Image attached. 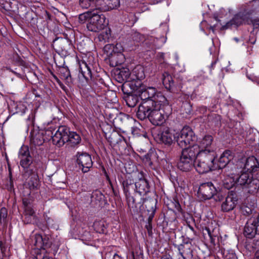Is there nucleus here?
<instances>
[{
  "label": "nucleus",
  "mask_w": 259,
  "mask_h": 259,
  "mask_svg": "<svg viewBox=\"0 0 259 259\" xmlns=\"http://www.w3.org/2000/svg\"><path fill=\"white\" fill-rule=\"evenodd\" d=\"M105 137L111 145H115L124 141L123 137L116 133H112L108 137L106 134Z\"/></svg>",
  "instance_id": "4c0bfd02"
},
{
  "label": "nucleus",
  "mask_w": 259,
  "mask_h": 259,
  "mask_svg": "<svg viewBox=\"0 0 259 259\" xmlns=\"http://www.w3.org/2000/svg\"><path fill=\"white\" fill-rule=\"evenodd\" d=\"M152 104L150 101L143 105L137 110L136 116L141 120L148 118L153 125H161L172 113V107L167 100L166 103Z\"/></svg>",
  "instance_id": "f03ea898"
},
{
  "label": "nucleus",
  "mask_w": 259,
  "mask_h": 259,
  "mask_svg": "<svg viewBox=\"0 0 259 259\" xmlns=\"http://www.w3.org/2000/svg\"><path fill=\"white\" fill-rule=\"evenodd\" d=\"M255 9H251L250 6H244L242 11L236 14L224 26V28H237L243 24H252L254 28H259V19H252L251 15L254 13Z\"/></svg>",
  "instance_id": "7ed1b4c3"
},
{
  "label": "nucleus",
  "mask_w": 259,
  "mask_h": 259,
  "mask_svg": "<svg viewBox=\"0 0 259 259\" xmlns=\"http://www.w3.org/2000/svg\"><path fill=\"white\" fill-rule=\"evenodd\" d=\"M197 150L191 146L184 148L181 151V155L178 162V168L183 171H189L195 167L197 157Z\"/></svg>",
  "instance_id": "0eeeda50"
},
{
  "label": "nucleus",
  "mask_w": 259,
  "mask_h": 259,
  "mask_svg": "<svg viewBox=\"0 0 259 259\" xmlns=\"http://www.w3.org/2000/svg\"><path fill=\"white\" fill-rule=\"evenodd\" d=\"M132 82L136 88L142 85L141 81L145 78V75L143 68L141 66L135 67L132 72Z\"/></svg>",
  "instance_id": "393cba45"
},
{
  "label": "nucleus",
  "mask_w": 259,
  "mask_h": 259,
  "mask_svg": "<svg viewBox=\"0 0 259 259\" xmlns=\"http://www.w3.org/2000/svg\"><path fill=\"white\" fill-rule=\"evenodd\" d=\"M33 243L38 249L41 250V259H53L52 257L45 254L44 252L55 255L59 247L58 243L53 242L51 237L47 235L35 234Z\"/></svg>",
  "instance_id": "39448f33"
},
{
  "label": "nucleus",
  "mask_w": 259,
  "mask_h": 259,
  "mask_svg": "<svg viewBox=\"0 0 259 259\" xmlns=\"http://www.w3.org/2000/svg\"><path fill=\"white\" fill-rule=\"evenodd\" d=\"M252 177V175L251 174L248 172H243L239 176H237L235 178H234L233 184L229 185L227 182L224 183V187L227 189H230L232 188L235 184H236L238 185L243 186L244 188Z\"/></svg>",
  "instance_id": "5701e85b"
},
{
  "label": "nucleus",
  "mask_w": 259,
  "mask_h": 259,
  "mask_svg": "<svg viewBox=\"0 0 259 259\" xmlns=\"http://www.w3.org/2000/svg\"><path fill=\"white\" fill-rule=\"evenodd\" d=\"M22 176L26 180L29 179L28 181V185L30 190L37 189L39 184V180L36 170L33 171V172L30 174L28 177H25V176Z\"/></svg>",
  "instance_id": "7c9ffc66"
},
{
  "label": "nucleus",
  "mask_w": 259,
  "mask_h": 259,
  "mask_svg": "<svg viewBox=\"0 0 259 259\" xmlns=\"http://www.w3.org/2000/svg\"><path fill=\"white\" fill-rule=\"evenodd\" d=\"M56 127L53 125V122L50 123L48 122L46 127H45L44 130L40 131L42 133L43 136L45 138L46 141H49L50 139L53 140L54 137V132L56 130Z\"/></svg>",
  "instance_id": "72a5a7b5"
},
{
  "label": "nucleus",
  "mask_w": 259,
  "mask_h": 259,
  "mask_svg": "<svg viewBox=\"0 0 259 259\" xmlns=\"http://www.w3.org/2000/svg\"><path fill=\"white\" fill-rule=\"evenodd\" d=\"M108 183H109V184L110 186H111V187L112 188V190H113V192H114V195H117V192H116V191H115L114 190V188H113V184H112V182H111V181H109V182H108Z\"/></svg>",
  "instance_id": "680f3d73"
},
{
  "label": "nucleus",
  "mask_w": 259,
  "mask_h": 259,
  "mask_svg": "<svg viewBox=\"0 0 259 259\" xmlns=\"http://www.w3.org/2000/svg\"><path fill=\"white\" fill-rule=\"evenodd\" d=\"M88 84L90 86L94 87H101L102 85H104V80L97 75L96 72H95L92 76L91 80H90L87 82Z\"/></svg>",
  "instance_id": "58836bf2"
},
{
  "label": "nucleus",
  "mask_w": 259,
  "mask_h": 259,
  "mask_svg": "<svg viewBox=\"0 0 259 259\" xmlns=\"http://www.w3.org/2000/svg\"><path fill=\"white\" fill-rule=\"evenodd\" d=\"M112 49L111 52H109V59L110 65L112 66H116L122 64L124 61V56L123 54L120 52H116L114 50L113 46L111 45H106L105 49Z\"/></svg>",
  "instance_id": "412c9836"
},
{
  "label": "nucleus",
  "mask_w": 259,
  "mask_h": 259,
  "mask_svg": "<svg viewBox=\"0 0 259 259\" xmlns=\"http://www.w3.org/2000/svg\"><path fill=\"white\" fill-rule=\"evenodd\" d=\"M112 252H108L105 255V259H106V257L109 255H112ZM113 259H124L123 257L121 256L120 255L117 254L116 253H114L113 254Z\"/></svg>",
  "instance_id": "5fc2aeb1"
},
{
  "label": "nucleus",
  "mask_w": 259,
  "mask_h": 259,
  "mask_svg": "<svg viewBox=\"0 0 259 259\" xmlns=\"http://www.w3.org/2000/svg\"><path fill=\"white\" fill-rule=\"evenodd\" d=\"M247 77L248 78L253 82H255L256 83L259 84V77H257L256 76H255L254 75H248L247 74Z\"/></svg>",
  "instance_id": "864d4df0"
},
{
  "label": "nucleus",
  "mask_w": 259,
  "mask_h": 259,
  "mask_svg": "<svg viewBox=\"0 0 259 259\" xmlns=\"http://www.w3.org/2000/svg\"><path fill=\"white\" fill-rule=\"evenodd\" d=\"M98 4H100V0H79V5L82 9L95 7L96 10H99L96 7Z\"/></svg>",
  "instance_id": "ea45409f"
},
{
  "label": "nucleus",
  "mask_w": 259,
  "mask_h": 259,
  "mask_svg": "<svg viewBox=\"0 0 259 259\" xmlns=\"http://www.w3.org/2000/svg\"><path fill=\"white\" fill-rule=\"evenodd\" d=\"M73 157L76 164L82 172H88L92 167L93 162L91 156L89 153L83 151H78Z\"/></svg>",
  "instance_id": "ddd939ff"
},
{
  "label": "nucleus",
  "mask_w": 259,
  "mask_h": 259,
  "mask_svg": "<svg viewBox=\"0 0 259 259\" xmlns=\"http://www.w3.org/2000/svg\"><path fill=\"white\" fill-rule=\"evenodd\" d=\"M106 226L107 224L104 220L96 221L93 224L94 230L99 233H105Z\"/></svg>",
  "instance_id": "a19ab883"
},
{
  "label": "nucleus",
  "mask_w": 259,
  "mask_h": 259,
  "mask_svg": "<svg viewBox=\"0 0 259 259\" xmlns=\"http://www.w3.org/2000/svg\"><path fill=\"white\" fill-rule=\"evenodd\" d=\"M116 79L118 82L122 83L123 82H132V72H130L128 68H123L120 70L116 75Z\"/></svg>",
  "instance_id": "c756f323"
},
{
  "label": "nucleus",
  "mask_w": 259,
  "mask_h": 259,
  "mask_svg": "<svg viewBox=\"0 0 259 259\" xmlns=\"http://www.w3.org/2000/svg\"><path fill=\"white\" fill-rule=\"evenodd\" d=\"M253 241H254L253 244L254 245V247L256 248H258L257 250H259V239H255Z\"/></svg>",
  "instance_id": "052dcab7"
},
{
  "label": "nucleus",
  "mask_w": 259,
  "mask_h": 259,
  "mask_svg": "<svg viewBox=\"0 0 259 259\" xmlns=\"http://www.w3.org/2000/svg\"><path fill=\"white\" fill-rule=\"evenodd\" d=\"M191 247V243L188 242H184L177 246L179 253L183 259H191L193 257V251Z\"/></svg>",
  "instance_id": "b1692460"
},
{
  "label": "nucleus",
  "mask_w": 259,
  "mask_h": 259,
  "mask_svg": "<svg viewBox=\"0 0 259 259\" xmlns=\"http://www.w3.org/2000/svg\"><path fill=\"white\" fill-rule=\"evenodd\" d=\"M233 132L235 135H241L244 133V129L241 126L240 123H237L233 129Z\"/></svg>",
  "instance_id": "8fccbe9b"
},
{
  "label": "nucleus",
  "mask_w": 259,
  "mask_h": 259,
  "mask_svg": "<svg viewBox=\"0 0 259 259\" xmlns=\"http://www.w3.org/2000/svg\"><path fill=\"white\" fill-rule=\"evenodd\" d=\"M8 70H9L10 71H11L12 72L14 73L15 74H16L17 76L18 77H20L21 75L20 74L18 73H17L16 72L13 71V70H12L10 68H9L8 69Z\"/></svg>",
  "instance_id": "69168bd1"
},
{
  "label": "nucleus",
  "mask_w": 259,
  "mask_h": 259,
  "mask_svg": "<svg viewBox=\"0 0 259 259\" xmlns=\"http://www.w3.org/2000/svg\"><path fill=\"white\" fill-rule=\"evenodd\" d=\"M36 256L32 257L31 259H41L42 257H41V250H39V249H38L36 252Z\"/></svg>",
  "instance_id": "13d9d810"
},
{
  "label": "nucleus",
  "mask_w": 259,
  "mask_h": 259,
  "mask_svg": "<svg viewBox=\"0 0 259 259\" xmlns=\"http://www.w3.org/2000/svg\"><path fill=\"white\" fill-rule=\"evenodd\" d=\"M234 153L229 150H225L220 156L218 162L214 161L217 169L226 168L231 164V161L234 158Z\"/></svg>",
  "instance_id": "4be33fe9"
},
{
  "label": "nucleus",
  "mask_w": 259,
  "mask_h": 259,
  "mask_svg": "<svg viewBox=\"0 0 259 259\" xmlns=\"http://www.w3.org/2000/svg\"><path fill=\"white\" fill-rule=\"evenodd\" d=\"M117 178L128 206L143 204L146 200L144 196L150 192L148 180L145 178H140L135 182L133 179L124 175H118Z\"/></svg>",
  "instance_id": "f257e3e1"
},
{
  "label": "nucleus",
  "mask_w": 259,
  "mask_h": 259,
  "mask_svg": "<svg viewBox=\"0 0 259 259\" xmlns=\"http://www.w3.org/2000/svg\"><path fill=\"white\" fill-rule=\"evenodd\" d=\"M244 189H246L248 193L255 194L259 189V180L253 179L252 177Z\"/></svg>",
  "instance_id": "f704fd0d"
},
{
  "label": "nucleus",
  "mask_w": 259,
  "mask_h": 259,
  "mask_svg": "<svg viewBox=\"0 0 259 259\" xmlns=\"http://www.w3.org/2000/svg\"><path fill=\"white\" fill-rule=\"evenodd\" d=\"M137 93L140 97L141 102L138 107V110L140 108L147 102L151 101L153 105L157 103H166V98L158 92L155 88L148 87H146L142 85L137 88Z\"/></svg>",
  "instance_id": "20e7f679"
},
{
  "label": "nucleus",
  "mask_w": 259,
  "mask_h": 259,
  "mask_svg": "<svg viewBox=\"0 0 259 259\" xmlns=\"http://www.w3.org/2000/svg\"><path fill=\"white\" fill-rule=\"evenodd\" d=\"M91 12H88V13L80 14L78 17L79 22L83 23L87 21V23H88V19L91 16Z\"/></svg>",
  "instance_id": "de8ad7c7"
},
{
  "label": "nucleus",
  "mask_w": 259,
  "mask_h": 259,
  "mask_svg": "<svg viewBox=\"0 0 259 259\" xmlns=\"http://www.w3.org/2000/svg\"><path fill=\"white\" fill-rule=\"evenodd\" d=\"M22 203L24 206V214L34 215L35 211L33 208L31 201L28 198L25 197L22 199Z\"/></svg>",
  "instance_id": "e433bc0d"
},
{
  "label": "nucleus",
  "mask_w": 259,
  "mask_h": 259,
  "mask_svg": "<svg viewBox=\"0 0 259 259\" xmlns=\"http://www.w3.org/2000/svg\"><path fill=\"white\" fill-rule=\"evenodd\" d=\"M196 139L197 138L192 128L186 126L178 134L176 141L178 145L184 149L188 144H190L191 142L195 141Z\"/></svg>",
  "instance_id": "4468645a"
},
{
  "label": "nucleus",
  "mask_w": 259,
  "mask_h": 259,
  "mask_svg": "<svg viewBox=\"0 0 259 259\" xmlns=\"http://www.w3.org/2000/svg\"><path fill=\"white\" fill-rule=\"evenodd\" d=\"M145 228L147 229V231L149 234L152 233V222H148L147 223Z\"/></svg>",
  "instance_id": "6e6d98bb"
},
{
  "label": "nucleus",
  "mask_w": 259,
  "mask_h": 259,
  "mask_svg": "<svg viewBox=\"0 0 259 259\" xmlns=\"http://www.w3.org/2000/svg\"><path fill=\"white\" fill-rule=\"evenodd\" d=\"M93 64L90 61L85 62L82 61L79 63V79H83L86 83L90 80H91L92 76L95 72Z\"/></svg>",
  "instance_id": "f3484780"
},
{
  "label": "nucleus",
  "mask_w": 259,
  "mask_h": 259,
  "mask_svg": "<svg viewBox=\"0 0 259 259\" xmlns=\"http://www.w3.org/2000/svg\"><path fill=\"white\" fill-rule=\"evenodd\" d=\"M222 253L224 259H237L235 252L233 250H222Z\"/></svg>",
  "instance_id": "c03bdc74"
},
{
  "label": "nucleus",
  "mask_w": 259,
  "mask_h": 259,
  "mask_svg": "<svg viewBox=\"0 0 259 259\" xmlns=\"http://www.w3.org/2000/svg\"><path fill=\"white\" fill-rule=\"evenodd\" d=\"M122 90L124 93L123 99L124 100L126 105L131 108L135 107L139 101V98H140L137 93L136 92V94L134 93H125L123 91V87L122 88Z\"/></svg>",
  "instance_id": "bb28decb"
},
{
  "label": "nucleus",
  "mask_w": 259,
  "mask_h": 259,
  "mask_svg": "<svg viewBox=\"0 0 259 259\" xmlns=\"http://www.w3.org/2000/svg\"><path fill=\"white\" fill-rule=\"evenodd\" d=\"M207 120L208 125L212 128L221 125V116L219 114L211 113L208 115Z\"/></svg>",
  "instance_id": "2f4dec72"
},
{
  "label": "nucleus",
  "mask_w": 259,
  "mask_h": 259,
  "mask_svg": "<svg viewBox=\"0 0 259 259\" xmlns=\"http://www.w3.org/2000/svg\"><path fill=\"white\" fill-rule=\"evenodd\" d=\"M46 141L42 133L40 131L31 134L30 143L34 146H40Z\"/></svg>",
  "instance_id": "473e14b6"
},
{
  "label": "nucleus",
  "mask_w": 259,
  "mask_h": 259,
  "mask_svg": "<svg viewBox=\"0 0 259 259\" xmlns=\"http://www.w3.org/2000/svg\"><path fill=\"white\" fill-rule=\"evenodd\" d=\"M104 35L103 34H100L99 35V39L100 40V41H101L102 40H104L105 39V38L104 37Z\"/></svg>",
  "instance_id": "338daca9"
},
{
  "label": "nucleus",
  "mask_w": 259,
  "mask_h": 259,
  "mask_svg": "<svg viewBox=\"0 0 259 259\" xmlns=\"http://www.w3.org/2000/svg\"><path fill=\"white\" fill-rule=\"evenodd\" d=\"M7 209L6 207H3L0 210V218L1 219H5L7 217Z\"/></svg>",
  "instance_id": "603ef678"
},
{
  "label": "nucleus",
  "mask_w": 259,
  "mask_h": 259,
  "mask_svg": "<svg viewBox=\"0 0 259 259\" xmlns=\"http://www.w3.org/2000/svg\"><path fill=\"white\" fill-rule=\"evenodd\" d=\"M259 167V163L257 159L253 156L248 157L244 165V169L249 173L256 171Z\"/></svg>",
  "instance_id": "c85d7f7f"
},
{
  "label": "nucleus",
  "mask_w": 259,
  "mask_h": 259,
  "mask_svg": "<svg viewBox=\"0 0 259 259\" xmlns=\"http://www.w3.org/2000/svg\"><path fill=\"white\" fill-rule=\"evenodd\" d=\"M34 215H28L24 213V219L23 221L26 224H30L32 222V218H34Z\"/></svg>",
  "instance_id": "3c124183"
},
{
  "label": "nucleus",
  "mask_w": 259,
  "mask_h": 259,
  "mask_svg": "<svg viewBox=\"0 0 259 259\" xmlns=\"http://www.w3.org/2000/svg\"><path fill=\"white\" fill-rule=\"evenodd\" d=\"M254 259H259V250H257L255 253Z\"/></svg>",
  "instance_id": "0e129e2a"
},
{
  "label": "nucleus",
  "mask_w": 259,
  "mask_h": 259,
  "mask_svg": "<svg viewBox=\"0 0 259 259\" xmlns=\"http://www.w3.org/2000/svg\"><path fill=\"white\" fill-rule=\"evenodd\" d=\"M60 72L62 76L69 84L73 83V79L71 75L69 69L67 66H63L60 68Z\"/></svg>",
  "instance_id": "79ce46f5"
},
{
  "label": "nucleus",
  "mask_w": 259,
  "mask_h": 259,
  "mask_svg": "<svg viewBox=\"0 0 259 259\" xmlns=\"http://www.w3.org/2000/svg\"><path fill=\"white\" fill-rule=\"evenodd\" d=\"M158 40V39L157 38H156V39H153V42H151V45L152 46V47H155L156 46V42Z\"/></svg>",
  "instance_id": "e2e57ef3"
},
{
  "label": "nucleus",
  "mask_w": 259,
  "mask_h": 259,
  "mask_svg": "<svg viewBox=\"0 0 259 259\" xmlns=\"http://www.w3.org/2000/svg\"><path fill=\"white\" fill-rule=\"evenodd\" d=\"M170 207L169 208L171 209L174 212H181L182 208L178 200L174 199L173 201L169 204Z\"/></svg>",
  "instance_id": "a18cd8bd"
},
{
  "label": "nucleus",
  "mask_w": 259,
  "mask_h": 259,
  "mask_svg": "<svg viewBox=\"0 0 259 259\" xmlns=\"http://www.w3.org/2000/svg\"><path fill=\"white\" fill-rule=\"evenodd\" d=\"M238 201L237 194L233 191L229 192L227 196L221 205V210L223 212H229L234 209Z\"/></svg>",
  "instance_id": "aec40b11"
},
{
  "label": "nucleus",
  "mask_w": 259,
  "mask_h": 259,
  "mask_svg": "<svg viewBox=\"0 0 259 259\" xmlns=\"http://www.w3.org/2000/svg\"><path fill=\"white\" fill-rule=\"evenodd\" d=\"M213 140L212 136L206 134L202 138L199 139L197 145H193L191 147L195 150H197V154L205 153L206 154H217Z\"/></svg>",
  "instance_id": "9b49d317"
},
{
  "label": "nucleus",
  "mask_w": 259,
  "mask_h": 259,
  "mask_svg": "<svg viewBox=\"0 0 259 259\" xmlns=\"http://www.w3.org/2000/svg\"><path fill=\"white\" fill-rule=\"evenodd\" d=\"M98 10L91 12V15L87 24V28L90 31L99 32L108 24V21L106 20L105 16L102 13V11Z\"/></svg>",
  "instance_id": "1a4fd4ad"
},
{
  "label": "nucleus",
  "mask_w": 259,
  "mask_h": 259,
  "mask_svg": "<svg viewBox=\"0 0 259 259\" xmlns=\"http://www.w3.org/2000/svg\"><path fill=\"white\" fill-rule=\"evenodd\" d=\"M161 259H172L170 255H165L161 258Z\"/></svg>",
  "instance_id": "774afa93"
},
{
  "label": "nucleus",
  "mask_w": 259,
  "mask_h": 259,
  "mask_svg": "<svg viewBox=\"0 0 259 259\" xmlns=\"http://www.w3.org/2000/svg\"><path fill=\"white\" fill-rule=\"evenodd\" d=\"M162 80L165 88L172 93H178L182 88V80L172 76L168 72L162 73Z\"/></svg>",
  "instance_id": "f8f14e48"
},
{
  "label": "nucleus",
  "mask_w": 259,
  "mask_h": 259,
  "mask_svg": "<svg viewBox=\"0 0 259 259\" xmlns=\"http://www.w3.org/2000/svg\"><path fill=\"white\" fill-rule=\"evenodd\" d=\"M18 157L20 165L22 168V176L28 177L33 171L36 170L33 158L30 155L29 148L27 146L21 147L19 151Z\"/></svg>",
  "instance_id": "6e6552de"
},
{
  "label": "nucleus",
  "mask_w": 259,
  "mask_h": 259,
  "mask_svg": "<svg viewBox=\"0 0 259 259\" xmlns=\"http://www.w3.org/2000/svg\"><path fill=\"white\" fill-rule=\"evenodd\" d=\"M127 118L128 116L127 115L125 114H120V115L116 118V120L122 121V120L126 119Z\"/></svg>",
  "instance_id": "4d7b16f0"
},
{
  "label": "nucleus",
  "mask_w": 259,
  "mask_h": 259,
  "mask_svg": "<svg viewBox=\"0 0 259 259\" xmlns=\"http://www.w3.org/2000/svg\"><path fill=\"white\" fill-rule=\"evenodd\" d=\"M203 234L205 239L209 240L211 247H215L216 245L219 246L220 235L218 227H205L203 229Z\"/></svg>",
  "instance_id": "a211bd4d"
},
{
  "label": "nucleus",
  "mask_w": 259,
  "mask_h": 259,
  "mask_svg": "<svg viewBox=\"0 0 259 259\" xmlns=\"http://www.w3.org/2000/svg\"><path fill=\"white\" fill-rule=\"evenodd\" d=\"M70 128L65 125L58 127L53 137V143L58 147H62L66 143Z\"/></svg>",
  "instance_id": "2eb2a0df"
},
{
  "label": "nucleus",
  "mask_w": 259,
  "mask_h": 259,
  "mask_svg": "<svg viewBox=\"0 0 259 259\" xmlns=\"http://www.w3.org/2000/svg\"><path fill=\"white\" fill-rule=\"evenodd\" d=\"M9 183V185H8V189L9 191H11L13 189V182L11 178H10Z\"/></svg>",
  "instance_id": "bf43d9fd"
},
{
  "label": "nucleus",
  "mask_w": 259,
  "mask_h": 259,
  "mask_svg": "<svg viewBox=\"0 0 259 259\" xmlns=\"http://www.w3.org/2000/svg\"><path fill=\"white\" fill-rule=\"evenodd\" d=\"M241 213L245 215L252 214L256 213L255 211L254 207L252 206H249L247 205H243L241 207Z\"/></svg>",
  "instance_id": "37998d69"
},
{
  "label": "nucleus",
  "mask_w": 259,
  "mask_h": 259,
  "mask_svg": "<svg viewBox=\"0 0 259 259\" xmlns=\"http://www.w3.org/2000/svg\"><path fill=\"white\" fill-rule=\"evenodd\" d=\"M155 138L158 143L169 146L173 143L175 136L169 128L165 127L159 131Z\"/></svg>",
  "instance_id": "6ab92c4d"
},
{
  "label": "nucleus",
  "mask_w": 259,
  "mask_h": 259,
  "mask_svg": "<svg viewBox=\"0 0 259 259\" xmlns=\"http://www.w3.org/2000/svg\"><path fill=\"white\" fill-rule=\"evenodd\" d=\"M81 138L80 135L75 132H72L69 130V134L66 141V146L75 148L78 147L81 143Z\"/></svg>",
  "instance_id": "cd10ccee"
},
{
  "label": "nucleus",
  "mask_w": 259,
  "mask_h": 259,
  "mask_svg": "<svg viewBox=\"0 0 259 259\" xmlns=\"http://www.w3.org/2000/svg\"><path fill=\"white\" fill-rule=\"evenodd\" d=\"M256 217L257 215L255 217L251 216L245 224L243 234L247 238H252L256 234H259V229L257 227L259 221Z\"/></svg>",
  "instance_id": "dca6fc26"
},
{
  "label": "nucleus",
  "mask_w": 259,
  "mask_h": 259,
  "mask_svg": "<svg viewBox=\"0 0 259 259\" xmlns=\"http://www.w3.org/2000/svg\"><path fill=\"white\" fill-rule=\"evenodd\" d=\"M151 202H152L151 210H148V222L152 221L154 216L155 215V211H156L155 208H154L153 206V205H154V206L155 207L156 204L154 203L153 201H152Z\"/></svg>",
  "instance_id": "09e8293b"
},
{
  "label": "nucleus",
  "mask_w": 259,
  "mask_h": 259,
  "mask_svg": "<svg viewBox=\"0 0 259 259\" xmlns=\"http://www.w3.org/2000/svg\"><path fill=\"white\" fill-rule=\"evenodd\" d=\"M157 154L155 151L151 149L148 152L143 156V160L147 164L152 165L157 160Z\"/></svg>",
  "instance_id": "c9c22d12"
},
{
  "label": "nucleus",
  "mask_w": 259,
  "mask_h": 259,
  "mask_svg": "<svg viewBox=\"0 0 259 259\" xmlns=\"http://www.w3.org/2000/svg\"><path fill=\"white\" fill-rule=\"evenodd\" d=\"M216 158L217 154L199 153L197 155L195 160V168L196 171L203 174L217 169L214 164Z\"/></svg>",
  "instance_id": "423d86ee"
},
{
  "label": "nucleus",
  "mask_w": 259,
  "mask_h": 259,
  "mask_svg": "<svg viewBox=\"0 0 259 259\" xmlns=\"http://www.w3.org/2000/svg\"><path fill=\"white\" fill-rule=\"evenodd\" d=\"M197 194L201 200L214 198L216 201H220L223 199V196L218 192L217 188L211 182L201 184L199 187Z\"/></svg>",
  "instance_id": "9d476101"
},
{
  "label": "nucleus",
  "mask_w": 259,
  "mask_h": 259,
  "mask_svg": "<svg viewBox=\"0 0 259 259\" xmlns=\"http://www.w3.org/2000/svg\"><path fill=\"white\" fill-rule=\"evenodd\" d=\"M104 4H98L97 9L102 11H107L117 9L120 6V0H103Z\"/></svg>",
  "instance_id": "a878e982"
},
{
  "label": "nucleus",
  "mask_w": 259,
  "mask_h": 259,
  "mask_svg": "<svg viewBox=\"0 0 259 259\" xmlns=\"http://www.w3.org/2000/svg\"><path fill=\"white\" fill-rule=\"evenodd\" d=\"M131 37L136 42H139L144 40V36L137 31H132L131 33Z\"/></svg>",
  "instance_id": "49530a36"
}]
</instances>
